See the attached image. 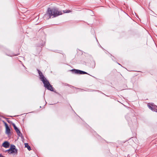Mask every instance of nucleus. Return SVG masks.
Segmentation results:
<instances>
[{
	"mask_svg": "<svg viewBox=\"0 0 157 157\" xmlns=\"http://www.w3.org/2000/svg\"><path fill=\"white\" fill-rule=\"evenodd\" d=\"M25 147H27V148L28 149L29 151H30L31 150V147H30V146L28 145V143H25Z\"/></svg>",
	"mask_w": 157,
	"mask_h": 157,
	"instance_id": "1a4fd4ad",
	"label": "nucleus"
},
{
	"mask_svg": "<svg viewBox=\"0 0 157 157\" xmlns=\"http://www.w3.org/2000/svg\"><path fill=\"white\" fill-rule=\"evenodd\" d=\"M13 126L14 127V129L15 130V131L17 132V135L19 136H22V133H21L20 131H19V130L17 128V127L16 126L15 124L13 123L12 124Z\"/></svg>",
	"mask_w": 157,
	"mask_h": 157,
	"instance_id": "20e7f679",
	"label": "nucleus"
},
{
	"mask_svg": "<svg viewBox=\"0 0 157 157\" xmlns=\"http://www.w3.org/2000/svg\"><path fill=\"white\" fill-rule=\"evenodd\" d=\"M15 150L17 152L16 149H15V146L14 145H11L10 148L7 150L9 152L10 154H12L14 152H15Z\"/></svg>",
	"mask_w": 157,
	"mask_h": 157,
	"instance_id": "39448f33",
	"label": "nucleus"
},
{
	"mask_svg": "<svg viewBox=\"0 0 157 157\" xmlns=\"http://www.w3.org/2000/svg\"><path fill=\"white\" fill-rule=\"evenodd\" d=\"M9 143L7 141H5L2 144V146L4 147L7 148L9 147Z\"/></svg>",
	"mask_w": 157,
	"mask_h": 157,
	"instance_id": "0eeeda50",
	"label": "nucleus"
},
{
	"mask_svg": "<svg viewBox=\"0 0 157 157\" xmlns=\"http://www.w3.org/2000/svg\"><path fill=\"white\" fill-rule=\"evenodd\" d=\"M147 106H148V108L150 109L151 110H152L153 111H155V109L154 108V107H153V105H150L148 104L147 105Z\"/></svg>",
	"mask_w": 157,
	"mask_h": 157,
	"instance_id": "6e6552de",
	"label": "nucleus"
},
{
	"mask_svg": "<svg viewBox=\"0 0 157 157\" xmlns=\"http://www.w3.org/2000/svg\"><path fill=\"white\" fill-rule=\"evenodd\" d=\"M37 71L39 74V76H40V75H41L43 74L42 72H41L39 70L37 69Z\"/></svg>",
	"mask_w": 157,
	"mask_h": 157,
	"instance_id": "9b49d317",
	"label": "nucleus"
},
{
	"mask_svg": "<svg viewBox=\"0 0 157 157\" xmlns=\"http://www.w3.org/2000/svg\"><path fill=\"white\" fill-rule=\"evenodd\" d=\"M63 13H67L70 12L69 11H68V10H67L66 12L65 10H63Z\"/></svg>",
	"mask_w": 157,
	"mask_h": 157,
	"instance_id": "f8f14e48",
	"label": "nucleus"
},
{
	"mask_svg": "<svg viewBox=\"0 0 157 157\" xmlns=\"http://www.w3.org/2000/svg\"><path fill=\"white\" fill-rule=\"evenodd\" d=\"M43 82L44 86L47 88V89L50 90L51 91H53V90L52 86L51 85L49 81L46 78L42 81Z\"/></svg>",
	"mask_w": 157,
	"mask_h": 157,
	"instance_id": "f03ea898",
	"label": "nucleus"
},
{
	"mask_svg": "<svg viewBox=\"0 0 157 157\" xmlns=\"http://www.w3.org/2000/svg\"><path fill=\"white\" fill-rule=\"evenodd\" d=\"M47 14H48L49 18L52 16L53 17H55L63 14L62 11H59L57 8H53L51 9L48 8L47 12Z\"/></svg>",
	"mask_w": 157,
	"mask_h": 157,
	"instance_id": "f257e3e1",
	"label": "nucleus"
},
{
	"mask_svg": "<svg viewBox=\"0 0 157 157\" xmlns=\"http://www.w3.org/2000/svg\"><path fill=\"white\" fill-rule=\"evenodd\" d=\"M46 78L44 77L43 74L41 75H40V79L41 81H42L43 80H44V79L45 80Z\"/></svg>",
	"mask_w": 157,
	"mask_h": 157,
	"instance_id": "9d476101",
	"label": "nucleus"
},
{
	"mask_svg": "<svg viewBox=\"0 0 157 157\" xmlns=\"http://www.w3.org/2000/svg\"><path fill=\"white\" fill-rule=\"evenodd\" d=\"M72 71H74V73L75 74H88L87 72L79 70L73 69L72 70Z\"/></svg>",
	"mask_w": 157,
	"mask_h": 157,
	"instance_id": "7ed1b4c3",
	"label": "nucleus"
},
{
	"mask_svg": "<svg viewBox=\"0 0 157 157\" xmlns=\"http://www.w3.org/2000/svg\"><path fill=\"white\" fill-rule=\"evenodd\" d=\"M5 126L6 129V133L8 134H9L10 133V129L6 123H5Z\"/></svg>",
	"mask_w": 157,
	"mask_h": 157,
	"instance_id": "423d86ee",
	"label": "nucleus"
}]
</instances>
